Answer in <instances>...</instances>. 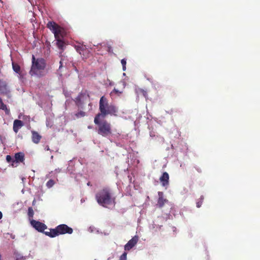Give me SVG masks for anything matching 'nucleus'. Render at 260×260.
I'll list each match as a JSON object with an SVG mask.
<instances>
[{"instance_id": "f257e3e1", "label": "nucleus", "mask_w": 260, "mask_h": 260, "mask_svg": "<svg viewBox=\"0 0 260 260\" xmlns=\"http://www.w3.org/2000/svg\"><path fill=\"white\" fill-rule=\"evenodd\" d=\"M100 113L95 117L105 118L108 115L116 116L118 112L117 108L113 104H109L108 100L105 96H102L99 102Z\"/></svg>"}, {"instance_id": "f03ea898", "label": "nucleus", "mask_w": 260, "mask_h": 260, "mask_svg": "<svg viewBox=\"0 0 260 260\" xmlns=\"http://www.w3.org/2000/svg\"><path fill=\"white\" fill-rule=\"evenodd\" d=\"M95 199L99 205L105 207L114 203L115 200L112 190L108 187H104L99 190L95 194Z\"/></svg>"}, {"instance_id": "7ed1b4c3", "label": "nucleus", "mask_w": 260, "mask_h": 260, "mask_svg": "<svg viewBox=\"0 0 260 260\" xmlns=\"http://www.w3.org/2000/svg\"><path fill=\"white\" fill-rule=\"evenodd\" d=\"M46 61L42 58L36 59L34 55L32 56V64L29 74L31 76L42 77L44 74Z\"/></svg>"}, {"instance_id": "20e7f679", "label": "nucleus", "mask_w": 260, "mask_h": 260, "mask_svg": "<svg viewBox=\"0 0 260 260\" xmlns=\"http://www.w3.org/2000/svg\"><path fill=\"white\" fill-rule=\"evenodd\" d=\"M100 118H102L95 117L94 119V123L98 125L97 132L103 137H107L112 134L111 125L106 120L101 121Z\"/></svg>"}, {"instance_id": "39448f33", "label": "nucleus", "mask_w": 260, "mask_h": 260, "mask_svg": "<svg viewBox=\"0 0 260 260\" xmlns=\"http://www.w3.org/2000/svg\"><path fill=\"white\" fill-rule=\"evenodd\" d=\"M49 230V232H45L44 234L51 238H54L60 235L71 234L73 232L72 228L65 224H59L55 228L50 229Z\"/></svg>"}, {"instance_id": "423d86ee", "label": "nucleus", "mask_w": 260, "mask_h": 260, "mask_svg": "<svg viewBox=\"0 0 260 260\" xmlns=\"http://www.w3.org/2000/svg\"><path fill=\"white\" fill-rule=\"evenodd\" d=\"M47 27L54 34L55 39L63 38L66 35L64 28L54 21H49Z\"/></svg>"}, {"instance_id": "0eeeda50", "label": "nucleus", "mask_w": 260, "mask_h": 260, "mask_svg": "<svg viewBox=\"0 0 260 260\" xmlns=\"http://www.w3.org/2000/svg\"><path fill=\"white\" fill-rule=\"evenodd\" d=\"M31 225L36 230L41 233H44L45 232V230L47 229V225L39 221H37L35 220H32L30 221Z\"/></svg>"}, {"instance_id": "6e6552de", "label": "nucleus", "mask_w": 260, "mask_h": 260, "mask_svg": "<svg viewBox=\"0 0 260 260\" xmlns=\"http://www.w3.org/2000/svg\"><path fill=\"white\" fill-rule=\"evenodd\" d=\"M14 157V160L11 164V166L13 167H16L18 166V163L23 162L25 159L24 154L21 152L15 153Z\"/></svg>"}, {"instance_id": "1a4fd4ad", "label": "nucleus", "mask_w": 260, "mask_h": 260, "mask_svg": "<svg viewBox=\"0 0 260 260\" xmlns=\"http://www.w3.org/2000/svg\"><path fill=\"white\" fill-rule=\"evenodd\" d=\"M10 92L7 82L0 79V94L8 95Z\"/></svg>"}, {"instance_id": "9d476101", "label": "nucleus", "mask_w": 260, "mask_h": 260, "mask_svg": "<svg viewBox=\"0 0 260 260\" xmlns=\"http://www.w3.org/2000/svg\"><path fill=\"white\" fill-rule=\"evenodd\" d=\"M139 238L137 236L133 237L124 246V250L128 251L133 248L137 243Z\"/></svg>"}, {"instance_id": "9b49d317", "label": "nucleus", "mask_w": 260, "mask_h": 260, "mask_svg": "<svg viewBox=\"0 0 260 260\" xmlns=\"http://www.w3.org/2000/svg\"><path fill=\"white\" fill-rule=\"evenodd\" d=\"M158 199L157 200V203L156 206L159 208H162L165 203L168 202V200L164 198V193L161 191L158 192Z\"/></svg>"}, {"instance_id": "f8f14e48", "label": "nucleus", "mask_w": 260, "mask_h": 260, "mask_svg": "<svg viewBox=\"0 0 260 260\" xmlns=\"http://www.w3.org/2000/svg\"><path fill=\"white\" fill-rule=\"evenodd\" d=\"M162 186H167L169 185V175L167 172L163 173L159 178Z\"/></svg>"}, {"instance_id": "ddd939ff", "label": "nucleus", "mask_w": 260, "mask_h": 260, "mask_svg": "<svg viewBox=\"0 0 260 260\" xmlns=\"http://www.w3.org/2000/svg\"><path fill=\"white\" fill-rule=\"evenodd\" d=\"M23 125V122L21 120L18 119L15 120L13 122V126L14 132L15 133H17L19 129H20Z\"/></svg>"}, {"instance_id": "4468645a", "label": "nucleus", "mask_w": 260, "mask_h": 260, "mask_svg": "<svg viewBox=\"0 0 260 260\" xmlns=\"http://www.w3.org/2000/svg\"><path fill=\"white\" fill-rule=\"evenodd\" d=\"M31 134L32 141L35 144H38L40 142L42 136L35 131H31Z\"/></svg>"}, {"instance_id": "2eb2a0df", "label": "nucleus", "mask_w": 260, "mask_h": 260, "mask_svg": "<svg viewBox=\"0 0 260 260\" xmlns=\"http://www.w3.org/2000/svg\"><path fill=\"white\" fill-rule=\"evenodd\" d=\"M84 96V94L82 93H80L79 95L75 98L74 101L76 106H77L79 108H82L83 105V103L82 102V100Z\"/></svg>"}, {"instance_id": "dca6fc26", "label": "nucleus", "mask_w": 260, "mask_h": 260, "mask_svg": "<svg viewBox=\"0 0 260 260\" xmlns=\"http://www.w3.org/2000/svg\"><path fill=\"white\" fill-rule=\"evenodd\" d=\"M55 40L56 41V44L58 48L61 50L62 52L66 47V43L64 41L62 40V38L56 39Z\"/></svg>"}, {"instance_id": "f3484780", "label": "nucleus", "mask_w": 260, "mask_h": 260, "mask_svg": "<svg viewBox=\"0 0 260 260\" xmlns=\"http://www.w3.org/2000/svg\"><path fill=\"white\" fill-rule=\"evenodd\" d=\"M76 51L82 55V52H85L88 54H89V51L86 48L85 46L83 45H76L75 47Z\"/></svg>"}, {"instance_id": "a211bd4d", "label": "nucleus", "mask_w": 260, "mask_h": 260, "mask_svg": "<svg viewBox=\"0 0 260 260\" xmlns=\"http://www.w3.org/2000/svg\"><path fill=\"white\" fill-rule=\"evenodd\" d=\"M0 109H2L5 111L6 114L9 115L10 114V111L9 109L7 108V105H5L3 101L2 98L0 97Z\"/></svg>"}, {"instance_id": "6ab92c4d", "label": "nucleus", "mask_w": 260, "mask_h": 260, "mask_svg": "<svg viewBox=\"0 0 260 260\" xmlns=\"http://www.w3.org/2000/svg\"><path fill=\"white\" fill-rule=\"evenodd\" d=\"M136 92L138 95H142L145 98H147V90L141 88H138L136 89Z\"/></svg>"}, {"instance_id": "aec40b11", "label": "nucleus", "mask_w": 260, "mask_h": 260, "mask_svg": "<svg viewBox=\"0 0 260 260\" xmlns=\"http://www.w3.org/2000/svg\"><path fill=\"white\" fill-rule=\"evenodd\" d=\"M12 68L16 73L18 74L20 73V67L18 63L12 62Z\"/></svg>"}, {"instance_id": "412c9836", "label": "nucleus", "mask_w": 260, "mask_h": 260, "mask_svg": "<svg viewBox=\"0 0 260 260\" xmlns=\"http://www.w3.org/2000/svg\"><path fill=\"white\" fill-rule=\"evenodd\" d=\"M85 112L82 111H80L75 114V116L77 118L83 117L85 116Z\"/></svg>"}, {"instance_id": "4be33fe9", "label": "nucleus", "mask_w": 260, "mask_h": 260, "mask_svg": "<svg viewBox=\"0 0 260 260\" xmlns=\"http://www.w3.org/2000/svg\"><path fill=\"white\" fill-rule=\"evenodd\" d=\"M203 200H204V197L203 196H201L200 198L199 199V200L197 202V207L198 208H200L202 206Z\"/></svg>"}, {"instance_id": "5701e85b", "label": "nucleus", "mask_w": 260, "mask_h": 260, "mask_svg": "<svg viewBox=\"0 0 260 260\" xmlns=\"http://www.w3.org/2000/svg\"><path fill=\"white\" fill-rule=\"evenodd\" d=\"M104 48V49L108 52H112V47L110 46V45H107V44H104L103 46H102Z\"/></svg>"}, {"instance_id": "b1692460", "label": "nucleus", "mask_w": 260, "mask_h": 260, "mask_svg": "<svg viewBox=\"0 0 260 260\" xmlns=\"http://www.w3.org/2000/svg\"><path fill=\"white\" fill-rule=\"evenodd\" d=\"M54 184V181L52 179H50L48 181V182L46 183V186L48 188H50L53 186Z\"/></svg>"}, {"instance_id": "393cba45", "label": "nucleus", "mask_w": 260, "mask_h": 260, "mask_svg": "<svg viewBox=\"0 0 260 260\" xmlns=\"http://www.w3.org/2000/svg\"><path fill=\"white\" fill-rule=\"evenodd\" d=\"M28 216L29 217H32L34 216V210L31 207H29L28 209Z\"/></svg>"}, {"instance_id": "a878e982", "label": "nucleus", "mask_w": 260, "mask_h": 260, "mask_svg": "<svg viewBox=\"0 0 260 260\" xmlns=\"http://www.w3.org/2000/svg\"><path fill=\"white\" fill-rule=\"evenodd\" d=\"M121 63L122 64V70L123 71H125L126 70V60L125 59H121Z\"/></svg>"}, {"instance_id": "bb28decb", "label": "nucleus", "mask_w": 260, "mask_h": 260, "mask_svg": "<svg viewBox=\"0 0 260 260\" xmlns=\"http://www.w3.org/2000/svg\"><path fill=\"white\" fill-rule=\"evenodd\" d=\"M6 160L8 162H9V163L12 162V164L13 161L14 160V159L12 158L10 155H7L6 156Z\"/></svg>"}, {"instance_id": "cd10ccee", "label": "nucleus", "mask_w": 260, "mask_h": 260, "mask_svg": "<svg viewBox=\"0 0 260 260\" xmlns=\"http://www.w3.org/2000/svg\"><path fill=\"white\" fill-rule=\"evenodd\" d=\"M127 253L124 252L120 257L119 260H126Z\"/></svg>"}, {"instance_id": "c85d7f7f", "label": "nucleus", "mask_w": 260, "mask_h": 260, "mask_svg": "<svg viewBox=\"0 0 260 260\" xmlns=\"http://www.w3.org/2000/svg\"><path fill=\"white\" fill-rule=\"evenodd\" d=\"M90 53L89 52V54H88L85 52H82V55H81L83 58H87L89 57Z\"/></svg>"}, {"instance_id": "c756f323", "label": "nucleus", "mask_w": 260, "mask_h": 260, "mask_svg": "<svg viewBox=\"0 0 260 260\" xmlns=\"http://www.w3.org/2000/svg\"><path fill=\"white\" fill-rule=\"evenodd\" d=\"M44 149L47 151H50L49 146L48 145H46L44 147Z\"/></svg>"}, {"instance_id": "7c9ffc66", "label": "nucleus", "mask_w": 260, "mask_h": 260, "mask_svg": "<svg viewBox=\"0 0 260 260\" xmlns=\"http://www.w3.org/2000/svg\"><path fill=\"white\" fill-rule=\"evenodd\" d=\"M113 92H115V93H121V92H119V91H118V90H117V89H115V88H114V89H113Z\"/></svg>"}, {"instance_id": "2f4dec72", "label": "nucleus", "mask_w": 260, "mask_h": 260, "mask_svg": "<svg viewBox=\"0 0 260 260\" xmlns=\"http://www.w3.org/2000/svg\"><path fill=\"white\" fill-rule=\"evenodd\" d=\"M3 217V214L1 211H0V219H1Z\"/></svg>"}, {"instance_id": "473e14b6", "label": "nucleus", "mask_w": 260, "mask_h": 260, "mask_svg": "<svg viewBox=\"0 0 260 260\" xmlns=\"http://www.w3.org/2000/svg\"><path fill=\"white\" fill-rule=\"evenodd\" d=\"M62 66V61L61 60L60 61V66H59V68H60Z\"/></svg>"}, {"instance_id": "72a5a7b5", "label": "nucleus", "mask_w": 260, "mask_h": 260, "mask_svg": "<svg viewBox=\"0 0 260 260\" xmlns=\"http://www.w3.org/2000/svg\"><path fill=\"white\" fill-rule=\"evenodd\" d=\"M0 260H3L2 259V256L1 255V254L0 253Z\"/></svg>"}, {"instance_id": "f704fd0d", "label": "nucleus", "mask_w": 260, "mask_h": 260, "mask_svg": "<svg viewBox=\"0 0 260 260\" xmlns=\"http://www.w3.org/2000/svg\"><path fill=\"white\" fill-rule=\"evenodd\" d=\"M197 170L198 171V172H201V171L200 170L198 169H197Z\"/></svg>"}]
</instances>
